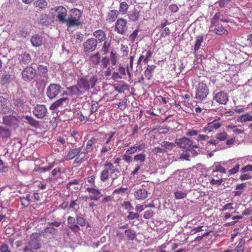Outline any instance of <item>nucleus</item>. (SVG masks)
I'll return each instance as SVG.
<instances>
[{
  "mask_svg": "<svg viewBox=\"0 0 252 252\" xmlns=\"http://www.w3.org/2000/svg\"><path fill=\"white\" fill-rule=\"evenodd\" d=\"M31 61V56L29 53L25 52L21 55L20 63L24 64H28Z\"/></svg>",
  "mask_w": 252,
  "mask_h": 252,
  "instance_id": "nucleus-40",
  "label": "nucleus"
},
{
  "mask_svg": "<svg viewBox=\"0 0 252 252\" xmlns=\"http://www.w3.org/2000/svg\"><path fill=\"white\" fill-rule=\"evenodd\" d=\"M125 234L127 239L129 240H133L136 238V232L131 229H127L125 231Z\"/></svg>",
  "mask_w": 252,
  "mask_h": 252,
  "instance_id": "nucleus-39",
  "label": "nucleus"
},
{
  "mask_svg": "<svg viewBox=\"0 0 252 252\" xmlns=\"http://www.w3.org/2000/svg\"><path fill=\"white\" fill-rule=\"evenodd\" d=\"M221 17H222V14L220 12H217L215 14L211 19V26H213V27H214V26H216L217 24H219V21L220 20V19Z\"/></svg>",
  "mask_w": 252,
  "mask_h": 252,
  "instance_id": "nucleus-46",
  "label": "nucleus"
},
{
  "mask_svg": "<svg viewBox=\"0 0 252 252\" xmlns=\"http://www.w3.org/2000/svg\"><path fill=\"white\" fill-rule=\"evenodd\" d=\"M221 126V124L217 121L215 120L207 124V126L203 128V131L205 132H211L214 130H216L219 128Z\"/></svg>",
  "mask_w": 252,
  "mask_h": 252,
  "instance_id": "nucleus-21",
  "label": "nucleus"
},
{
  "mask_svg": "<svg viewBox=\"0 0 252 252\" xmlns=\"http://www.w3.org/2000/svg\"><path fill=\"white\" fill-rule=\"evenodd\" d=\"M37 75L36 70L31 66H27L21 72L22 79L26 82L34 80Z\"/></svg>",
  "mask_w": 252,
  "mask_h": 252,
  "instance_id": "nucleus-7",
  "label": "nucleus"
},
{
  "mask_svg": "<svg viewBox=\"0 0 252 252\" xmlns=\"http://www.w3.org/2000/svg\"><path fill=\"white\" fill-rule=\"evenodd\" d=\"M175 197L177 199H184L186 197L187 194L182 191H177L175 192Z\"/></svg>",
  "mask_w": 252,
  "mask_h": 252,
  "instance_id": "nucleus-53",
  "label": "nucleus"
},
{
  "mask_svg": "<svg viewBox=\"0 0 252 252\" xmlns=\"http://www.w3.org/2000/svg\"><path fill=\"white\" fill-rule=\"evenodd\" d=\"M228 137V134L225 132H222L220 133H217L215 135V137L217 139V140H220V141H223L227 139Z\"/></svg>",
  "mask_w": 252,
  "mask_h": 252,
  "instance_id": "nucleus-48",
  "label": "nucleus"
},
{
  "mask_svg": "<svg viewBox=\"0 0 252 252\" xmlns=\"http://www.w3.org/2000/svg\"><path fill=\"white\" fill-rule=\"evenodd\" d=\"M175 143L180 148L190 150L193 148H198L199 144L194 143L191 140L187 137H182L179 139H176Z\"/></svg>",
  "mask_w": 252,
  "mask_h": 252,
  "instance_id": "nucleus-8",
  "label": "nucleus"
},
{
  "mask_svg": "<svg viewBox=\"0 0 252 252\" xmlns=\"http://www.w3.org/2000/svg\"><path fill=\"white\" fill-rule=\"evenodd\" d=\"M156 67V66L155 65H148L147 67L144 71V75L148 80H150L152 78V73L155 69Z\"/></svg>",
  "mask_w": 252,
  "mask_h": 252,
  "instance_id": "nucleus-36",
  "label": "nucleus"
},
{
  "mask_svg": "<svg viewBox=\"0 0 252 252\" xmlns=\"http://www.w3.org/2000/svg\"><path fill=\"white\" fill-rule=\"evenodd\" d=\"M84 38V35L80 32H76L74 34L72 35L71 38V42L72 44L77 45L80 44Z\"/></svg>",
  "mask_w": 252,
  "mask_h": 252,
  "instance_id": "nucleus-23",
  "label": "nucleus"
},
{
  "mask_svg": "<svg viewBox=\"0 0 252 252\" xmlns=\"http://www.w3.org/2000/svg\"><path fill=\"white\" fill-rule=\"evenodd\" d=\"M97 81L96 75H84L78 77L75 85L67 88L69 94L79 97L94 88Z\"/></svg>",
  "mask_w": 252,
  "mask_h": 252,
  "instance_id": "nucleus-1",
  "label": "nucleus"
},
{
  "mask_svg": "<svg viewBox=\"0 0 252 252\" xmlns=\"http://www.w3.org/2000/svg\"><path fill=\"white\" fill-rule=\"evenodd\" d=\"M69 102V99L67 97H62L55 101L50 106V109L54 110L59 107L65 106Z\"/></svg>",
  "mask_w": 252,
  "mask_h": 252,
  "instance_id": "nucleus-16",
  "label": "nucleus"
},
{
  "mask_svg": "<svg viewBox=\"0 0 252 252\" xmlns=\"http://www.w3.org/2000/svg\"><path fill=\"white\" fill-rule=\"evenodd\" d=\"M129 5L126 1H122L120 2L119 13H121L122 15L125 14L127 13Z\"/></svg>",
  "mask_w": 252,
  "mask_h": 252,
  "instance_id": "nucleus-44",
  "label": "nucleus"
},
{
  "mask_svg": "<svg viewBox=\"0 0 252 252\" xmlns=\"http://www.w3.org/2000/svg\"><path fill=\"white\" fill-rule=\"evenodd\" d=\"M134 59V55L130 57V58H129V60H130L129 66L127 65V66L126 67V72H127V73L129 77H130V76H131V73H130V71H129V68L131 69H132L133 68V63Z\"/></svg>",
  "mask_w": 252,
  "mask_h": 252,
  "instance_id": "nucleus-56",
  "label": "nucleus"
},
{
  "mask_svg": "<svg viewBox=\"0 0 252 252\" xmlns=\"http://www.w3.org/2000/svg\"><path fill=\"white\" fill-rule=\"evenodd\" d=\"M127 190V188H123L120 187L119 189H115L113 192V194H123L125 193V192Z\"/></svg>",
  "mask_w": 252,
  "mask_h": 252,
  "instance_id": "nucleus-62",
  "label": "nucleus"
},
{
  "mask_svg": "<svg viewBox=\"0 0 252 252\" xmlns=\"http://www.w3.org/2000/svg\"><path fill=\"white\" fill-rule=\"evenodd\" d=\"M139 32V29H136L133 31V32L129 36L128 39L129 40L133 42L135 41V38L137 36L138 33Z\"/></svg>",
  "mask_w": 252,
  "mask_h": 252,
  "instance_id": "nucleus-59",
  "label": "nucleus"
},
{
  "mask_svg": "<svg viewBox=\"0 0 252 252\" xmlns=\"http://www.w3.org/2000/svg\"><path fill=\"white\" fill-rule=\"evenodd\" d=\"M86 190L91 194L90 198L92 200L97 201L102 196L99 189L93 188H88Z\"/></svg>",
  "mask_w": 252,
  "mask_h": 252,
  "instance_id": "nucleus-20",
  "label": "nucleus"
},
{
  "mask_svg": "<svg viewBox=\"0 0 252 252\" xmlns=\"http://www.w3.org/2000/svg\"><path fill=\"white\" fill-rule=\"evenodd\" d=\"M0 113L4 114H13L14 111L8 105L7 99L0 95Z\"/></svg>",
  "mask_w": 252,
  "mask_h": 252,
  "instance_id": "nucleus-15",
  "label": "nucleus"
},
{
  "mask_svg": "<svg viewBox=\"0 0 252 252\" xmlns=\"http://www.w3.org/2000/svg\"><path fill=\"white\" fill-rule=\"evenodd\" d=\"M109 178V172L107 168L101 171L100 174V179L102 182H105L108 180Z\"/></svg>",
  "mask_w": 252,
  "mask_h": 252,
  "instance_id": "nucleus-45",
  "label": "nucleus"
},
{
  "mask_svg": "<svg viewBox=\"0 0 252 252\" xmlns=\"http://www.w3.org/2000/svg\"><path fill=\"white\" fill-rule=\"evenodd\" d=\"M203 40L204 35L202 34L195 37L194 44V53L196 52L200 48L202 43L203 42Z\"/></svg>",
  "mask_w": 252,
  "mask_h": 252,
  "instance_id": "nucleus-27",
  "label": "nucleus"
},
{
  "mask_svg": "<svg viewBox=\"0 0 252 252\" xmlns=\"http://www.w3.org/2000/svg\"><path fill=\"white\" fill-rule=\"evenodd\" d=\"M93 35L95 37V39L97 40V41H98L99 43L102 42L107 38L105 32L102 30H97L94 31Z\"/></svg>",
  "mask_w": 252,
  "mask_h": 252,
  "instance_id": "nucleus-22",
  "label": "nucleus"
},
{
  "mask_svg": "<svg viewBox=\"0 0 252 252\" xmlns=\"http://www.w3.org/2000/svg\"><path fill=\"white\" fill-rule=\"evenodd\" d=\"M81 16L82 12L80 10L77 8L72 9L67 14L66 22L65 24L69 28L79 26L81 24L80 19Z\"/></svg>",
  "mask_w": 252,
  "mask_h": 252,
  "instance_id": "nucleus-3",
  "label": "nucleus"
},
{
  "mask_svg": "<svg viewBox=\"0 0 252 252\" xmlns=\"http://www.w3.org/2000/svg\"><path fill=\"white\" fill-rule=\"evenodd\" d=\"M41 247L40 235L39 233H32L30 237L28 245L23 250L24 252H28V250L33 249L38 250Z\"/></svg>",
  "mask_w": 252,
  "mask_h": 252,
  "instance_id": "nucleus-5",
  "label": "nucleus"
},
{
  "mask_svg": "<svg viewBox=\"0 0 252 252\" xmlns=\"http://www.w3.org/2000/svg\"><path fill=\"white\" fill-rule=\"evenodd\" d=\"M35 82V87L38 91H42L46 85V82L45 79L41 78H37L34 80Z\"/></svg>",
  "mask_w": 252,
  "mask_h": 252,
  "instance_id": "nucleus-30",
  "label": "nucleus"
},
{
  "mask_svg": "<svg viewBox=\"0 0 252 252\" xmlns=\"http://www.w3.org/2000/svg\"><path fill=\"white\" fill-rule=\"evenodd\" d=\"M119 12L117 10H110L107 16L106 20L110 23L114 22L117 18Z\"/></svg>",
  "mask_w": 252,
  "mask_h": 252,
  "instance_id": "nucleus-32",
  "label": "nucleus"
},
{
  "mask_svg": "<svg viewBox=\"0 0 252 252\" xmlns=\"http://www.w3.org/2000/svg\"><path fill=\"white\" fill-rule=\"evenodd\" d=\"M33 6L39 10L46 9L48 6V2L46 0H36L33 2Z\"/></svg>",
  "mask_w": 252,
  "mask_h": 252,
  "instance_id": "nucleus-28",
  "label": "nucleus"
},
{
  "mask_svg": "<svg viewBox=\"0 0 252 252\" xmlns=\"http://www.w3.org/2000/svg\"><path fill=\"white\" fill-rule=\"evenodd\" d=\"M135 198L137 200H144L148 196V191L146 189H138L134 193Z\"/></svg>",
  "mask_w": 252,
  "mask_h": 252,
  "instance_id": "nucleus-25",
  "label": "nucleus"
},
{
  "mask_svg": "<svg viewBox=\"0 0 252 252\" xmlns=\"http://www.w3.org/2000/svg\"><path fill=\"white\" fill-rule=\"evenodd\" d=\"M246 183H243L236 185V191L233 192L234 196H240L243 193L244 189L246 187Z\"/></svg>",
  "mask_w": 252,
  "mask_h": 252,
  "instance_id": "nucleus-33",
  "label": "nucleus"
},
{
  "mask_svg": "<svg viewBox=\"0 0 252 252\" xmlns=\"http://www.w3.org/2000/svg\"><path fill=\"white\" fill-rule=\"evenodd\" d=\"M133 159L135 161H139L141 162H143L146 159V155L143 153H140L134 156Z\"/></svg>",
  "mask_w": 252,
  "mask_h": 252,
  "instance_id": "nucleus-51",
  "label": "nucleus"
},
{
  "mask_svg": "<svg viewBox=\"0 0 252 252\" xmlns=\"http://www.w3.org/2000/svg\"><path fill=\"white\" fill-rule=\"evenodd\" d=\"M98 141V139L94 137H92L90 140H88L85 148L86 154L89 152H91L93 151V146L96 144Z\"/></svg>",
  "mask_w": 252,
  "mask_h": 252,
  "instance_id": "nucleus-31",
  "label": "nucleus"
},
{
  "mask_svg": "<svg viewBox=\"0 0 252 252\" xmlns=\"http://www.w3.org/2000/svg\"><path fill=\"white\" fill-rule=\"evenodd\" d=\"M145 53V59H144V63H148V61L150 59V58L152 57L153 52L152 51L149 50L148 51H145L143 52V54Z\"/></svg>",
  "mask_w": 252,
  "mask_h": 252,
  "instance_id": "nucleus-54",
  "label": "nucleus"
},
{
  "mask_svg": "<svg viewBox=\"0 0 252 252\" xmlns=\"http://www.w3.org/2000/svg\"><path fill=\"white\" fill-rule=\"evenodd\" d=\"M104 168H107L111 175L113 176V180L116 179L120 175V172L119 169L115 168L114 165L110 162L105 163L104 165Z\"/></svg>",
  "mask_w": 252,
  "mask_h": 252,
  "instance_id": "nucleus-17",
  "label": "nucleus"
},
{
  "mask_svg": "<svg viewBox=\"0 0 252 252\" xmlns=\"http://www.w3.org/2000/svg\"><path fill=\"white\" fill-rule=\"evenodd\" d=\"M28 29L25 27L20 28L18 35L21 37H26L28 35Z\"/></svg>",
  "mask_w": 252,
  "mask_h": 252,
  "instance_id": "nucleus-49",
  "label": "nucleus"
},
{
  "mask_svg": "<svg viewBox=\"0 0 252 252\" xmlns=\"http://www.w3.org/2000/svg\"><path fill=\"white\" fill-rule=\"evenodd\" d=\"M1 79V83L4 85L9 83L12 80L11 75L6 71L2 73Z\"/></svg>",
  "mask_w": 252,
  "mask_h": 252,
  "instance_id": "nucleus-38",
  "label": "nucleus"
},
{
  "mask_svg": "<svg viewBox=\"0 0 252 252\" xmlns=\"http://www.w3.org/2000/svg\"><path fill=\"white\" fill-rule=\"evenodd\" d=\"M0 252H11V251L7 244H3L0 246Z\"/></svg>",
  "mask_w": 252,
  "mask_h": 252,
  "instance_id": "nucleus-64",
  "label": "nucleus"
},
{
  "mask_svg": "<svg viewBox=\"0 0 252 252\" xmlns=\"http://www.w3.org/2000/svg\"><path fill=\"white\" fill-rule=\"evenodd\" d=\"M230 1L231 0H219L216 3H218L220 7L223 8L229 4Z\"/></svg>",
  "mask_w": 252,
  "mask_h": 252,
  "instance_id": "nucleus-60",
  "label": "nucleus"
},
{
  "mask_svg": "<svg viewBox=\"0 0 252 252\" xmlns=\"http://www.w3.org/2000/svg\"><path fill=\"white\" fill-rule=\"evenodd\" d=\"M12 114H8V116H3L2 117V123L5 125L15 128L18 126L19 120Z\"/></svg>",
  "mask_w": 252,
  "mask_h": 252,
  "instance_id": "nucleus-14",
  "label": "nucleus"
},
{
  "mask_svg": "<svg viewBox=\"0 0 252 252\" xmlns=\"http://www.w3.org/2000/svg\"><path fill=\"white\" fill-rule=\"evenodd\" d=\"M32 113L38 119H43L47 113V109L45 105L36 104L33 108Z\"/></svg>",
  "mask_w": 252,
  "mask_h": 252,
  "instance_id": "nucleus-13",
  "label": "nucleus"
},
{
  "mask_svg": "<svg viewBox=\"0 0 252 252\" xmlns=\"http://www.w3.org/2000/svg\"><path fill=\"white\" fill-rule=\"evenodd\" d=\"M111 45V40H105L104 41V43L102 45L101 50L103 53V54H107L109 52V48Z\"/></svg>",
  "mask_w": 252,
  "mask_h": 252,
  "instance_id": "nucleus-43",
  "label": "nucleus"
},
{
  "mask_svg": "<svg viewBox=\"0 0 252 252\" xmlns=\"http://www.w3.org/2000/svg\"><path fill=\"white\" fill-rule=\"evenodd\" d=\"M31 41L32 46L34 47H39L42 44L43 37L41 35L38 34H35L31 37Z\"/></svg>",
  "mask_w": 252,
  "mask_h": 252,
  "instance_id": "nucleus-24",
  "label": "nucleus"
},
{
  "mask_svg": "<svg viewBox=\"0 0 252 252\" xmlns=\"http://www.w3.org/2000/svg\"><path fill=\"white\" fill-rule=\"evenodd\" d=\"M139 215L137 213H134L133 212H129L127 216V219L128 220H132L135 219H138Z\"/></svg>",
  "mask_w": 252,
  "mask_h": 252,
  "instance_id": "nucleus-58",
  "label": "nucleus"
},
{
  "mask_svg": "<svg viewBox=\"0 0 252 252\" xmlns=\"http://www.w3.org/2000/svg\"><path fill=\"white\" fill-rule=\"evenodd\" d=\"M209 94V89L207 86L203 82L199 83L196 87L195 99L199 102L205 101Z\"/></svg>",
  "mask_w": 252,
  "mask_h": 252,
  "instance_id": "nucleus-6",
  "label": "nucleus"
},
{
  "mask_svg": "<svg viewBox=\"0 0 252 252\" xmlns=\"http://www.w3.org/2000/svg\"><path fill=\"white\" fill-rule=\"evenodd\" d=\"M82 146L78 148L70 149L67 154L64 156L65 159L69 160L76 158L75 161L77 162H81L86 156V153L82 151Z\"/></svg>",
  "mask_w": 252,
  "mask_h": 252,
  "instance_id": "nucleus-4",
  "label": "nucleus"
},
{
  "mask_svg": "<svg viewBox=\"0 0 252 252\" xmlns=\"http://www.w3.org/2000/svg\"><path fill=\"white\" fill-rule=\"evenodd\" d=\"M228 128L232 130V131L237 134H241L244 133V130L239 129L237 128V126L234 125H229L228 126Z\"/></svg>",
  "mask_w": 252,
  "mask_h": 252,
  "instance_id": "nucleus-57",
  "label": "nucleus"
},
{
  "mask_svg": "<svg viewBox=\"0 0 252 252\" xmlns=\"http://www.w3.org/2000/svg\"><path fill=\"white\" fill-rule=\"evenodd\" d=\"M11 136V131L9 128L0 126V137L2 139H7Z\"/></svg>",
  "mask_w": 252,
  "mask_h": 252,
  "instance_id": "nucleus-34",
  "label": "nucleus"
},
{
  "mask_svg": "<svg viewBox=\"0 0 252 252\" xmlns=\"http://www.w3.org/2000/svg\"><path fill=\"white\" fill-rule=\"evenodd\" d=\"M126 20L123 18H119L115 24V31L118 33L124 35L127 31Z\"/></svg>",
  "mask_w": 252,
  "mask_h": 252,
  "instance_id": "nucleus-10",
  "label": "nucleus"
},
{
  "mask_svg": "<svg viewBox=\"0 0 252 252\" xmlns=\"http://www.w3.org/2000/svg\"><path fill=\"white\" fill-rule=\"evenodd\" d=\"M128 16L130 20L136 21L139 16V12L136 8H134L132 10L128 12Z\"/></svg>",
  "mask_w": 252,
  "mask_h": 252,
  "instance_id": "nucleus-37",
  "label": "nucleus"
},
{
  "mask_svg": "<svg viewBox=\"0 0 252 252\" xmlns=\"http://www.w3.org/2000/svg\"><path fill=\"white\" fill-rule=\"evenodd\" d=\"M213 99L218 103L225 104L228 100V97L226 93L224 92L217 93L213 97Z\"/></svg>",
  "mask_w": 252,
  "mask_h": 252,
  "instance_id": "nucleus-18",
  "label": "nucleus"
},
{
  "mask_svg": "<svg viewBox=\"0 0 252 252\" xmlns=\"http://www.w3.org/2000/svg\"><path fill=\"white\" fill-rule=\"evenodd\" d=\"M38 71L40 75H44L48 72L47 66L43 65H39L37 67Z\"/></svg>",
  "mask_w": 252,
  "mask_h": 252,
  "instance_id": "nucleus-50",
  "label": "nucleus"
},
{
  "mask_svg": "<svg viewBox=\"0 0 252 252\" xmlns=\"http://www.w3.org/2000/svg\"><path fill=\"white\" fill-rule=\"evenodd\" d=\"M120 52L122 55V56H127L129 52L128 46L127 45L121 44Z\"/></svg>",
  "mask_w": 252,
  "mask_h": 252,
  "instance_id": "nucleus-52",
  "label": "nucleus"
},
{
  "mask_svg": "<svg viewBox=\"0 0 252 252\" xmlns=\"http://www.w3.org/2000/svg\"><path fill=\"white\" fill-rule=\"evenodd\" d=\"M25 99L23 98L19 97L15 95L13 98V104L17 107H22L25 103Z\"/></svg>",
  "mask_w": 252,
  "mask_h": 252,
  "instance_id": "nucleus-42",
  "label": "nucleus"
},
{
  "mask_svg": "<svg viewBox=\"0 0 252 252\" xmlns=\"http://www.w3.org/2000/svg\"><path fill=\"white\" fill-rule=\"evenodd\" d=\"M88 62L93 67H95L98 65L100 62V53L97 52L95 54H92L88 59Z\"/></svg>",
  "mask_w": 252,
  "mask_h": 252,
  "instance_id": "nucleus-19",
  "label": "nucleus"
},
{
  "mask_svg": "<svg viewBox=\"0 0 252 252\" xmlns=\"http://www.w3.org/2000/svg\"><path fill=\"white\" fill-rule=\"evenodd\" d=\"M25 119L26 120V122L32 127L35 128L40 127V123L31 116L27 115L25 117Z\"/></svg>",
  "mask_w": 252,
  "mask_h": 252,
  "instance_id": "nucleus-26",
  "label": "nucleus"
},
{
  "mask_svg": "<svg viewBox=\"0 0 252 252\" xmlns=\"http://www.w3.org/2000/svg\"><path fill=\"white\" fill-rule=\"evenodd\" d=\"M161 147L164 148V149L168 150H171L175 146V144L173 143L167 142V141H163L161 143Z\"/></svg>",
  "mask_w": 252,
  "mask_h": 252,
  "instance_id": "nucleus-47",
  "label": "nucleus"
},
{
  "mask_svg": "<svg viewBox=\"0 0 252 252\" xmlns=\"http://www.w3.org/2000/svg\"><path fill=\"white\" fill-rule=\"evenodd\" d=\"M107 144H105V143L104 144V145H103L101 149L100 150V154H105L109 151H110L111 149H112V147L113 146V145H112V146L110 144V145H107Z\"/></svg>",
  "mask_w": 252,
  "mask_h": 252,
  "instance_id": "nucleus-55",
  "label": "nucleus"
},
{
  "mask_svg": "<svg viewBox=\"0 0 252 252\" xmlns=\"http://www.w3.org/2000/svg\"><path fill=\"white\" fill-rule=\"evenodd\" d=\"M128 89V86L126 84H124L120 87H115V90L119 93H124L125 90Z\"/></svg>",
  "mask_w": 252,
  "mask_h": 252,
  "instance_id": "nucleus-61",
  "label": "nucleus"
},
{
  "mask_svg": "<svg viewBox=\"0 0 252 252\" xmlns=\"http://www.w3.org/2000/svg\"><path fill=\"white\" fill-rule=\"evenodd\" d=\"M68 227L74 233H79L81 230L80 226L84 227L90 225L87 222L86 219L81 213L76 214V218L68 216L67 219Z\"/></svg>",
  "mask_w": 252,
  "mask_h": 252,
  "instance_id": "nucleus-2",
  "label": "nucleus"
},
{
  "mask_svg": "<svg viewBox=\"0 0 252 252\" xmlns=\"http://www.w3.org/2000/svg\"><path fill=\"white\" fill-rule=\"evenodd\" d=\"M62 87L58 84H50L46 89V94L49 99H55L61 92Z\"/></svg>",
  "mask_w": 252,
  "mask_h": 252,
  "instance_id": "nucleus-9",
  "label": "nucleus"
},
{
  "mask_svg": "<svg viewBox=\"0 0 252 252\" xmlns=\"http://www.w3.org/2000/svg\"><path fill=\"white\" fill-rule=\"evenodd\" d=\"M97 46V40L94 38L88 39L83 44L85 53H90L94 51Z\"/></svg>",
  "mask_w": 252,
  "mask_h": 252,
  "instance_id": "nucleus-11",
  "label": "nucleus"
},
{
  "mask_svg": "<svg viewBox=\"0 0 252 252\" xmlns=\"http://www.w3.org/2000/svg\"><path fill=\"white\" fill-rule=\"evenodd\" d=\"M110 60V63L112 65H115L117 64L119 60V55L116 51L114 50L111 51L110 54V57H108Z\"/></svg>",
  "mask_w": 252,
  "mask_h": 252,
  "instance_id": "nucleus-35",
  "label": "nucleus"
},
{
  "mask_svg": "<svg viewBox=\"0 0 252 252\" xmlns=\"http://www.w3.org/2000/svg\"><path fill=\"white\" fill-rule=\"evenodd\" d=\"M67 12L66 8L62 6L56 8L55 15L60 23L65 24L66 22Z\"/></svg>",
  "mask_w": 252,
  "mask_h": 252,
  "instance_id": "nucleus-12",
  "label": "nucleus"
},
{
  "mask_svg": "<svg viewBox=\"0 0 252 252\" xmlns=\"http://www.w3.org/2000/svg\"><path fill=\"white\" fill-rule=\"evenodd\" d=\"M222 164H220L219 162H215L213 166V169L212 172L213 173L216 172H220L221 173H225L226 171L225 169L222 166Z\"/></svg>",
  "mask_w": 252,
  "mask_h": 252,
  "instance_id": "nucleus-41",
  "label": "nucleus"
},
{
  "mask_svg": "<svg viewBox=\"0 0 252 252\" xmlns=\"http://www.w3.org/2000/svg\"><path fill=\"white\" fill-rule=\"evenodd\" d=\"M210 30L218 35H221L222 34H226L228 33L227 31L223 28L222 26H220L219 24H217L216 26H214V27H213V26H211Z\"/></svg>",
  "mask_w": 252,
  "mask_h": 252,
  "instance_id": "nucleus-29",
  "label": "nucleus"
},
{
  "mask_svg": "<svg viewBox=\"0 0 252 252\" xmlns=\"http://www.w3.org/2000/svg\"><path fill=\"white\" fill-rule=\"evenodd\" d=\"M237 122L242 123V122H246L247 121H249V119L248 118V113L245 114L244 115H242L240 116H239L237 119Z\"/></svg>",
  "mask_w": 252,
  "mask_h": 252,
  "instance_id": "nucleus-63",
  "label": "nucleus"
}]
</instances>
